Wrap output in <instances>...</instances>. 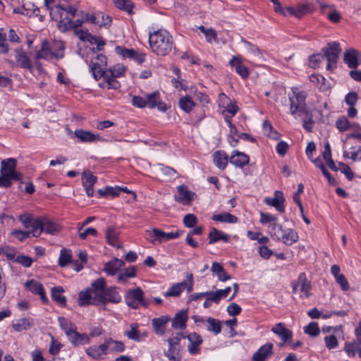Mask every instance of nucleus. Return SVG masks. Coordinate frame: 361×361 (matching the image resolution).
Listing matches in <instances>:
<instances>
[{
	"instance_id": "obj_30",
	"label": "nucleus",
	"mask_w": 361,
	"mask_h": 361,
	"mask_svg": "<svg viewBox=\"0 0 361 361\" xmlns=\"http://www.w3.org/2000/svg\"><path fill=\"white\" fill-rule=\"evenodd\" d=\"M169 320L170 318L168 316H162L152 319V324L157 335H164L165 333L166 324Z\"/></svg>"
},
{
	"instance_id": "obj_31",
	"label": "nucleus",
	"mask_w": 361,
	"mask_h": 361,
	"mask_svg": "<svg viewBox=\"0 0 361 361\" xmlns=\"http://www.w3.org/2000/svg\"><path fill=\"white\" fill-rule=\"evenodd\" d=\"M188 320L187 311H180L178 312L172 321V327L175 329H185L186 328V322Z\"/></svg>"
},
{
	"instance_id": "obj_52",
	"label": "nucleus",
	"mask_w": 361,
	"mask_h": 361,
	"mask_svg": "<svg viewBox=\"0 0 361 361\" xmlns=\"http://www.w3.org/2000/svg\"><path fill=\"white\" fill-rule=\"evenodd\" d=\"M305 334L312 337H316L319 334V328L316 322H310L307 326L304 327Z\"/></svg>"
},
{
	"instance_id": "obj_9",
	"label": "nucleus",
	"mask_w": 361,
	"mask_h": 361,
	"mask_svg": "<svg viewBox=\"0 0 361 361\" xmlns=\"http://www.w3.org/2000/svg\"><path fill=\"white\" fill-rule=\"evenodd\" d=\"M92 75L96 80L104 78L106 73V58L102 54H99L97 56L92 60L90 65Z\"/></svg>"
},
{
	"instance_id": "obj_45",
	"label": "nucleus",
	"mask_w": 361,
	"mask_h": 361,
	"mask_svg": "<svg viewBox=\"0 0 361 361\" xmlns=\"http://www.w3.org/2000/svg\"><path fill=\"white\" fill-rule=\"evenodd\" d=\"M207 322L208 323V331H212L216 335L219 334L221 332V322L219 320L209 317Z\"/></svg>"
},
{
	"instance_id": "obj_60",
	"label": "nucleus",
	"mask_w": 361,
	"mask_h": 361,
	"mask_svg": "<svg viewBox=\"0 0 361 361\" xmlns=\"http://www.w3.org/2000/svg\"><path fill=\"white\" fill-rule=\"evenodd\" d=\"M63 12V4L57 5L49 10V14L53 19H56L58 17L62 19Z\"/></svg>"
},
{
	"instance_id": "obj_16",
	"label": "nucleus",
	"mask_w": 361,
	"mask_h": 361,
	"mask_svg": "<svg viewBox=\"0 0 361 361\" xmlns=\"http://www.w3.org/2000/svg\"><path fill=\"white\" fill-rule=\"evenodd\" d=\"M97 178L90 171H85L82 173V183L85 188L87 195L89 197L94 195L93 186L96 183Z\"/></svg>"
},
{
	"instance_id": "obj_32",
	"label": "nucleus",
	"mask_w": 361,
	"mask_h": 361,
	"mask_svg": "<svg viewBox=\"0 0 361 361\" xmlns=\"http://www.w3.org/2000/svg\"><path fill=\"white\" fill-rule=\"evenodd\" d=\"M51 49L55 59L59 60L64 57L66 49L64 42L61 40H54L52 42Z\"/></svg>"
},
{
	"instance_id": "obj_43",
	"label": "nucleus",
	"mask_w": 361,
	"mask_h": 361,
	"mask_svg": "<svg viewBox=\"0 0 361 361\" xmlns=\"http://www.w3.org/2000/svg\"><path fill=\"white\" fill-rule=\"evenodd\" d=\"M58 322L60 324L61 328L65 331L67 336L68 334H69L71 332H72L76 329L75 324H73L71 322H70L65 317H59L58 318Z\"/></svg>"
},
{
	"instance_id": "obj_3",
	"label": "nucleus",
	"mask_w": 361,
	"mask_h": 361,
	"mask_svg": "<svg viewBox=\"0 0 361 361\" xmlns=\"http://www.w3.org/2000/svg\"><path fill=\"white\" fill-rule=\"evenodd\" d=\"M17 161L14 158L4 159L1 162L0 187L8 188L12 180H21L22 174L16 170Z\"/></svg>"
},
{
	"instance_id": "obj_39",
	"label": "nucleus",
	"mask_w": 361,
	"mask_h": 361,
	"mask_svg": "<svg viewBox=\"0 0 361 361\" xmlns=\"http://www.w3.org/2000/svg\"><path fill=\"white\" fill-rule=\"evenodd\" d=\"M212 219L213 221L228 224H234L238 221V218L235 216L228 212L214 214Z\"/></svg>"
},
{
	"instance_id": "obj_2",
	"label": "nucleus",
	"mask_w": 361,
	"mask_h": 361,
	"mask_svg": "<svg viewBox=\"0 0 361 361\" xmlns=\"http://www.w3.org/2000/svg\"><path fill=\"white\" fill-rule=\"evenodd\" d=\"M152 51L158 56L168 55L173 48L172 36L166 30H158L149 36Z\"/></svg>"
},
{
	"instance_id": "obj_20",
	"label": "nucleus",
	"mask_w": 361,
	"mask_h": 361,
	"mask_svg": "<svg viewBox=\"0 0 361 361\" xmlns=\"http://www.w3.org/2000/svg\"><path fill=\"white\" fill-rule=\"evenodd\" d=\"M86 353L94 360H104L106 355V349L104 343L99 345H91L85 350Z\"/></svg>"
},
{
	"instance_id": "obj_21",
	"label": "nucleus",
	"mask_w": 361,
	"mask_h": 361,
	"mask_svg": "<svg viewBox=\"0 0 361 361\" xmlns=\"http://www.w3.org/2000/svg\"><path fill=\"white\" fill-rule=\"evenodd\" d=\"M146 101L147 102V106L149 108L157 106L161 111H166L168 109L166 104L160 101L159 92L158 91L147 94L146 96Z\"/></svg>"
},
{
	"instance_id": "obj_59",
	"label": "nucleus",
	"mask_w": 361,
	"mask_h": 361,
	"mask_svg": "<svg viewBox=\"0 0 361 361\" xmlns=\"http://www.w3.org/2000/svg\"><path fill=\"white\" fill-rule=\"evenodd\" d=\"M310 80L311 82L317 83V87L320 90L323 91L326 90V87L324 85L325 79L323 76L312 74L310 76Z\"/></svg>"
},
{
	"instance_id": "obj_57",
	"label": "nucleus",
	"mask_w": 361,
	"mask_h": 361,
	"mask_svg": "<svg viewBox=\"0 0 361 361\" xmlns=\"http://www.w3.org/2000/svg\"><path fill=\"white\" fill-rule=\"evenodd\" d=\"M324 343L326 347L329 350H331L338 346V342L336 337L334 335L326 336L324 338Z\"/></svg>"
},
{
	"instance_id": "obj_37",
	"label": "nucleus",
	"mask_w": 361,
	"mask_h": 361,
	"mask_svg": "<svg viewBox=\"0 0 361 361\" xmlns=\"http://www.w3.org/2000/svg\"><path fill=\"white\" fill-rule=\"evenodd\" d=\"M314 11V6L305 1L304 4H298L295 7V16L301 18L305 14L312 13Z\"/></svg>"
},
{
	"instance_id": "obj_56",
	"label": "nucleus",
	"mask_w": 361,
	"mask_h": 361,
	"mask_svg": "<svg viewBox=\"0 0 361 361\" xmlns=\"http://www.w3.org/2000/svg\"><path fill=\"white\" fill-rule=\"evenodd\" d=\"M324 59V56L322 54H312L309 58L310 66L316 68Z\"/></svg>"
},
{
	"instance_id": "obj_58",
	"label": "nucleus",
	"mask_w": 361,
	"mask_h": 361,
	"mask_svg": "<svg viewBox=\"0 0 361 361\" xmlns=\"http://www.w3.org/2000/svg\"><path fill=\"white\" fill-rule=\"evenodd\" d=\"M197 223V217L192 214H188L183 218V224L188 228H192Z\"/></svg>"
},
{
	"instance_id": "obj_61",
	"label": "nucleus",
	"mask_w": 361,
	"mask_h": 361,
	"mask_svg": "<svg viewBox=\"0 0 361 361\" xmlns=\"http://www.w3.org/2000/svg\"><path fill=\"white\" fill-rule=\"evenodd\" d=\"M116 51L124 58L133 59V57H135L136 55V52L133 49H128L121 47H116Z\"/></svg>"
},
{
	"instance_id": "obj_35",
	"label": "nucleus",
	"mask_w": 361,
	"mask_h": 361,
	"mask_svg": "<svg viewBox=\"0 0 361 361\" xmlns=\"http://www.w3.org/2000/svg\"><path fill=\"white\" fill-rule=\"evenodd\" d=\"M209 243L213 244L220 240L228 242L229 240V235L221 231L212 228L209 233Z\"/></svg>"
},
{
	"instance_id": "obj_11",
	"label": "nucleus",
	"mask_w": 361,
	"mask_h": 361,
	"mask_svg": "<svg viewBox=\"0 0 361 361\" xmlns=\"http://www.w3.org/2000/svg\"><path fill=\"white\" fill-rule=\"evenodd\" d=\"M188 281H183L178 283L172 286V287L165 293L166 297L169 296H178L182 291L187 288L188 293L192 291L193 286V276L192 274H188L187 275Z\"/></svg>"
},
{
	"instance_id": "obj_26",
	"label": "nucleus",
	"mask_w": 361,
	"mask_h": 361,
	"mask_svg": "<svg viewBox=\"0 0 361 361\" xmlns=\"http://www.w3.org/2000/svg\"><path fill=\"white\" fill-rule=\"evenodd\" d=\"M231 66L234 67L236 73L239 74L243 78H247L249 75V71L242 63L241 59L239 56H233L229 61Z\"/></svg>"
},
{
	"instance_id": "obj_23",
	"label": "nucleus",
	"mask_w": 361,
	"mask_h": 361,
	"mask_svg": "<svg viewBox=\"0 0 361 361\" xmlns=\"http://www.w3.org/2000/svg\"><path fill=\"white\" fill-rule=\"evenodd\" d=\"M249 161V157L246 154L238 150H234L229 158L231 164L240 168L248 164Z\"/></svg>"
},
{
	"instance_id": "obj_54",
	"label": "nucleus",
	"mask_w": 361,
	"mask_h": 361,
	"mask_svg": "<svg viewBox=\"0 0 361 361\" xmlns=\"http://www.w3.org/2000/svg\"><path fill=\"white\" fill-rule=\"evenodd\" d=\"M326 18L332 23H337L341 19V13L335 9L334 6L331 7L326 13Z\"/></svg>"
},
{
	"instance_id": "obj_25",
	"label": "nucleus",
	"mask_w": 361,
	"mask_h": 361,
	"mask_svg": "<svg viewBox=\"0 0 361 361\" xmlns=\"http://www.w3.org/2000/svg\"><path fill=\"white\" fill-rule=\"evenodd\" d=\"M190 344L188 345V351L190 354L195 355L199 353V346L202 343V339L201 336L195 333H190L187 336Z\"/></svg>"
},
{
	"instance_id": "obj_38",
	"label": "nucleus",
	"mask_w": 361,
	"mask_h": 361,
	"mask_svg": "<svg viewBox=\"0 0 361 361\" xmlns=\"http://www.w3.org/2000/svg\"><path fill=\"white\" fill-rule=\"evenodd\" d=\"M211 271L216 274L219 281H225L231 279V276L225 271L222 265L218 262L212 264Z\"/></svg>"
},
{
	"instance_id": "obj_10",
	"label": "nucleus",
	"mask_w": 361,
	"mask_h": 361,
	"mask_svg": "<svg viewBox=\"0 0 361 361\" xmlns=\"http://www.w3.org/2000/svg\"><path fill=\"white\" fill-rule=\"evenodd\" d=\"M143 295L144 293L140 288L128 290L125 298L126 304L133 309H137L140 305L147 307V304L144 301Z\"/></svg>"
},
{
	"instance_id": "obj_29",
	"label": "nucleus",
	"mask_w": 361,
	"mask_h": 361,
	"mask_svg": "<svg viewBox=\"0 0 361 361\" xmlns=\"http://www.w3.org/2000/svg\"><path fill=\"white\" fill-rule=\"evenodd\" d=\"M124 264L125 263L122 259L114 258L105 264L104 271L107 274L114 276Z\"/></svg>"
},
{
	"instance_id": "obj_49",
	"label": "nucleus",
	"mask_w": 361,
	"mask_h": 361,
	"mask_svg": "<svg viewBox=\"0 0 361 361\" xmlns=\"http://www.w3.org/2000/svg\"><path fill=\"white\" fill-rule=\"evenodd\" d=\"M302 116H303V128L308 132H311L313 127V115L310 111L307 112L306 114H303Z\"/></svg>"
},
{
	"instance_id": "obj_5",
	"label": "nucleus",
	"mask_w": 361,
	"mask_h": 361,
	"mask_svg": "<svg viewBox=\"0 0 361 361\" xmlns=\"http://www.w3.org/2000/svg\"><path fill=\"white\" fill-rule=\"evenodd\" d=\"M270 228L271 235L286 245H291L298 240V233L292 228H285L278 223L272 224Z\"/></svg>"
},
{
	"instance_id": "obj_40",
	"label": "nucleus",
	"mask_w": 361,
	"mask_h": 361,
	"mask_svg": "<svg viewBox=\"0 0 361 361\" xmlns=\"http://www.w3.org/2000/svg\"><path fill=\"white\" fill-rule=\"evenodd\" d=\"M124 335L128 338L135 341H140L142 338V336L138 330V324H131L130 325V329L126 331Z\"/></svg>"
},
{
	"instance_id": "obj_22",
	"label": "nucleus",
	"mask_w": 361,
	"mask_h": 361,
	"mask_svg": "<svg viewBox=\"0 0 361 361\" xmlns=\"http://www.w3.org/2000/svg\"><path fill=\"white\" fill-rule=\"evenodd\" d=\"M68 338L74 346L85 345L90 342V336L86 334H79L76 329L68 334Z\"/></svg>"
},
{
	"instance_id": "obj_50",
	"label": "nucleus",
	"mask_w": 361,
	"mask_h": 361,
	"mask_svg": "<svg viewBox=\"0 0 361 361\" xmlns=\"http://www.w3.org/2000/svg\"><path fill=\"white\" fill-rule=\"evenodd\" d=\"M106 238L110 245L113 246L116 245L118 241V233L114 228L109 227L107 228L106 231Z\"/></svg>"
},
{
	"instance_id": "obj_1",
	"label": "nucleus",
	"mask_w": 361,
	"mask_h": 361,
	"mask_svg": "<svg viewBox=\"0 0 361 361\" xmlns=\"http://www.w3.org/2000/svg\"><path fill=\"white\" fill-rule=\"evenodd\" d=\"M106 280L99 278L91 284V286L79 294L78 304L80 306L88 305H106L108 302L118 303L121 297L116 288H105Z\"/></svg>"
},
{
	"instance_id": "obj_12",
	"label": "nucleus",
	"mask_w": 361,
	"mask_h": 361,
	"mask_svg": "<svg viewBox=\"0 0 361 361\" xmlns=\"http://www.w3.org/2000/svg\"><path fill=\"white\" fill-rule=\"evenodd\" d=\"M16 62L9 61L11 63L16 64V66L22 68L28 69L30 71H32L33 66L32 61L27 54L20 47L14 51Z\"/></svg>"
},
{
	"instance_id": "obj_36",
	"label": "nucleus",
	"mask_w": 361,
	"mask_h": 361,
	"mask_svg": "<svg viewBox=\"0 0 361 361\" xmlns=\"http://www.w3.org/2000/svg\"><path fill=\"white\" fill-rule=\"evenodd\" d=\"M215 165L220 169L224 170L228 164V157L224 151H217L213 155Z\"/></svg>"
},
{
	"instance_id": "obj_17",
	"label": "nucleus",
	"mask_w": 361,
	"mask_h": 361,
	"mask_svg": "<svg viewBox=\"0 0 361 361\" xmlns=\"http://www.w3.org/2000/svg\"><path fill=\"white\" fill-rule=\"evenodd\" d=\"M285 198L281 191L276 190L274 197H266L264 202L270 206L274 207L277 211L283 213L285 210L284 202Z\"/></svg>"
},
{
	"instance_id": "obj_24",
	"label": "nucleus",
	"mask_w": 361,
	"mask_h": 361,
	"mask_svg": "<svg viewBox=\"0 0 361 361\" xmlns=\"http://www.w3.org/2000/svg\"><path fill=\"white\" fill-rule=\"evenodd\" d=\"M106 352L122 353L125 350L126 346L122 341L114 340L111 337H106L104 340Z\"/></svg>"
},
{
	"instance_id": "obj_62",
	"label": "nucleus",
	"mask_w": 361,
	"mask_h": 361,
	"mask_svg": "<svg viewBox=\"0 0 361 361\" xmlns=\"http://www.w3.org/2000/svg\"><path fill=\"white\" fill-rule=\"evenodd\" d=\"M83 226H80L78 227V235H79V237L84 240L87 238V235H96L97 232L96 231V229L93 228H88L87 229H85V231H82V228Z\"/></svg>"
},
{
	"instance_id": "obj_44",
	"label": "nucleus",
	"mask_w": 361,
	"mask_h": 361,
	"mask_svg": "<svg viewBox=\"0 0 361 361\" xmlns=\"http://www.w3.org/2000/svg\"><path fill=\"white\" fill-rule=\"evenodd\" d=\"M179 106L182 110L188 113L195 106V102L189 97H183L179 99Z\"/></svg>"
},
{
	"instance_id": "obj_15",
	"label": "nucleus",
	"mask_w": 361,
	"mask_h": 361,
	"mask_svg": "<svg viewBox=\"0 0 361 361\" xmlns=\"http://www.w3.org/2000/svg\"><path fill=\"white\" fill-rule=\"evenodd\" d=\"M178 195L176 200L183 204H190L196 197L195 192L190 191L187 186L181 185L178 187Z\"/></svg>"
},
{
	"instance_id": "obj_42",
	"label": "nucleus",
	"mask_w": 361,
	"mask_h": 361,
	"mask_svg": "<svg viewBox=\"0 0 361 361\" xmlns=\"http://www.w3.org/2000/svg\"><path fill=\"white\" fill-rule=\"evenodd\" d=\"M28 229L27 232L30 235L32 234L34 237H38L42 233V223L41 219H36L30 222V225L26 227Z\"/></svg>"
},
{
	"instance_id": "obj_64",
	"label": "nucleus",
	"mask_w": 361,
	"mask_h": 361,
	"mask_svg": "<svg viewBox=\"0 0 361 361\" xmlns=\"http://www.w3.org/2000/svg\"><path fill=\"white\" fill-rule=\"evenodd\" d=\"M59 29L62 32H66L68 29L71 28V19L65 18L61 19L57 25Z\"/></svg>"
},
{
	"instance_id": "obj_41",
	"label": "nucleus",
	"mask_w": 361,
	"mask_h": 361,
	"mask_svg": "<svg viewBox=\"0 0 361 361\" xmlns=\"http://www.w3.org/2000/svg\"><path fill=\"white\" fill-rule=\"evenodd\" d=\"M63 288L61 286L54 287L51 290V297L59 305L65 306L66 303V298L62 295Z\"/></svg>"
},
{
	"instance_id": "obj_34",
	"label": "nucleus",
	"mask_w": 361,
	"mask_h": 361,
	"mask_svg": "<svg viewBox=\"0 0 361 361\" xmlns=\"http://www.w3.org/2000/svg\"><path fill=\"white\" fill-rule=\"evenodd\" d=\"M42 233L44 231L49 234H55L60 231L61 227L45 218L41 219Z\"/></svg>"
},
{
	"instance_id": "obj_18",
	"label": "nucleus",
	"mask_w": 361,
	"mask_h": 361,
	"mask_svg": "<svg viewBox=\"0 0 361 361\" xmlns=\"http://www.w3.org/2000/svg\"><path fill=\"white\" fill-rule=\"evenodd\" d=\"M74 135L80 142H96L103 140L99 134H94L90 131L84 130L82 129L75 130Z\"/></svg>"
},
{
	"instance_id": "obj_7",
	"label": "nucleus",
	"mask_w": 361,
	"mask_h": 361,
	"mask_svg": "<svg viewBox=\"0 0 361 361\" xmlns=\"http://www.w3.org/2000/svg\"><path fill=\"white\" fill-rule=\"evenodd\" d=\"M341 51L340 44L338 42L329 43L322 49L323 56L328 61L326 69L332 71L336 67L338 56Z\"/></svg>"
},
{
	"instance_id": "obj_6",
	"label": "nucleus",
	"mask_w": 361,
	"mask_h": 361,
	"mask_svg": "<svg viewBox=\"0 0 361 361\" xmlns=\"http://www.w3.org/2000/svg\"><path fill=\"white\" fill-rule=\"evenodd\" d=\"M125 71L126 67L124 66L116 64L114 67L108 69L103 80L99 82L98 85L101 88H106L108 90L119 89L121 84L116 78L123 75Z\"/></svg>"
},
{
	"instance_id": "obj_19",
	"label": "nucleus",
	"mask_w": 361,
	"mask_h": 361,
	"mask_svg": "<svg viewBox=\"0 0 361 361\" xmlns=\"http://www.w3.org/2000/svg\"><path fill=\"white\" fill-rule=\"evenodd\" d=\"M274 345L271 343H267L261 346L259 349L253 354L252 361H265L273 354Z\"/></svg>"
},
{
	"instance_id": "obj_55",
	"label": "nucleus",
	"mask_w": 361,
	"mask_h": 361,
	"mask_svg": "<svg viewBox=\"0 0 361 361\" xmlns=\"http://www.w3.org/2000/svg\"><path fill=\"white\" fill-rule=\"evenodd\" d=\"M336 126L340 131H346L350 128V121L345 116H341L336 121Z\"/></svg>"
},
{
	"instance_id": "obj_48",
	"label": "nucleus",
	"mask_w": 361,
	"mask_h": 361,
	"mask_svg": "<svg viewBox=\"0 0 361 361\" xmlns=\"http://www.w3.org/2000/svg\"><path fill=\"white\" fill-rule=\"evenodd\" d=\"M116 8L124 10L129 14L132 13L133 4L130 0H113Z\"/></svg>"
},
{
	"instance_id": "obj_51",
	"label": "nucleus",
	"mask_w": 361,
	"mask_h": 361,
	"mask_svg": "<svg viewBox=\"0 0 361 361\" xmlns=\"http://www.w3.org/2000/svg\"><path fill=\"white\" fill-rule=\"evenodd\" d=\"M71 255L69 250L66 248H63L61 250L60 256L59 259V264L61 267L66 266L71 262Z\"/></svg>"
},
{
	"instance_id": "obj_8",
	"label": "nucleus",
	"mask_w": 361,
	"mask_h": 361,
	"mask_svg": "<svg viewBox=\"0 0 361 361\" xmlns=\"http://www.w3.org/2000/svg\"><path fill=\"white\" fill-rule=\"evenodd\" d=\"M185 338L183 334H178L167 340L169 349L165 352V355L170 361H181L180 342L181 338Z\"/></svg>"
},
{
	"instance_id": "obj_47",
	"label": "nucleus",
	"mask_w": 361,
	"mask_h": 361,
	"mask_svg": "<svg viewBox=\"0 0 361 361\" xmlns=\"http://www.w3.org/2000/svg\"><path fill=\"white\" fill-rule=\"evenodd\" d=\"M198 29L205 35L206 40L208 42L212 43V41H216L217 35L214 29H207L203 25L198 27Z\"/></svg>"
},
{
	"instance_id": "obj_13",
	"label": "nucleus",
	"mask_w": 361,
	"mask_h": 361,
	"mask_svg": "<svg viewBox=\"0 0 361 361\" xmlns=\"http://www.w3.org/2000/svg\"><path fill=\"white\" fill-rule=\"evenodd\" d=\"M35 61L37 66V69L41 70L42 66L38 62L39 59H44L47 61H51L53 59H54L53 52L51 51V47L49 45V43L47 40L44 39L42 41L41 44V48L39 50H38L36 52L35 54Z\"/></svg>"
},
{
	"instance_id": "obj_14",
	"label": "nucleus",
	"mask_w": 361,
	"mask_h": 361,
	"mask_svg": "<svg viewBox=\"0 0 361 361\" xmlns=\"http://www.w3.org/2000/svg\"><path fill=\"white\" fill-rule=\"evenodd\" d=\"M298 287H300V290L303 293L304 296L308 298L311 295V283L307 279L306 275L305 273H301L297 281L292 283V288L293 292L295 293Z\"/></svg>"
},
{
	"instance_id": "obj_4",
	"label": "nucleus",
	"mask_w": 361,
	"mask_h": 361,
	"mask_svg": "<svg viewBox=\"0 0 361 361\" xmlns=\"http://www.w3.org/2000/svg\"><path fill=\"white\" fill-rule=\"evenodd\" d=\"M292 94H289L290 111L295 118L301 117L303 114L310 111L307 106V93L300 91L297 87L291 89Z\"/></svg>"
},
{
	"instance_id": "obj_28",
	"label": "nucleus",
	"mask_w": 361,
	"mask_h": 361,
	"mask_svg": "<svg viewBox=\"0 0 361 361\" xmlns=\"http://www.w3.org/2000/svg\"><path fill=\"white\" fill-rule=\"evenodd\" d=\"M271 331L279 336L283 342H287L293 336L292 331L286 328L283 323L276 324L274 326L272 327Z\"/></svg>"
},
{
	"instance_id": "obj_46",
	"label": "nucleus",
	"mask_w": 361,
	"mask_h": 361,
	"mask_svg": "<svg viewBox=\"0 0 361 361\" xmlns=\"http://www.w3.org/2000/svg\"><path fill=\"white\" fill-rule=\"evenodd\" d=\"M31 326V324L28 319L22 318L17 320L15 323L13 324V328L16 331H21L23 330H27L30 329Z\"/></svg>"
},
{
	"instance_id": "obj_53",
	"label": "nucleus",
	"mask_w": 361,
	"mask_h": 361,
	"mask_svg": "<svg viewBox=\"0 0 361 361\" xmlns=\"http://www.w3.org/2000/svg\"><path fill=\"white\" fill-rule=\"evenodd\" d=\"M25 286L32 293L39 294L42 292L43 286L42 283L35 280H30L25 283Z\"/></svg>"
},
{
	"instance_id": "obj_63",
	"label": "nucleus",
	"mask_w": 361,
	"mask_h": 361,
	"mask_svg": "<svg viewBox=\"0 0 361 361\" xmlns=\"http://www.w3.org/2000/svg\"><path fill=\"white\" fill-rule=\"evenodd\" d=\"M6 35L0 30V54H6L8 51V45L6 43Z\"/></svg>"
},
{
	"instance_id": "obj_33",
	"label": "nucleus",
	"mask_w": 361,
	"mask_h": 361,
	"mask_svg": "<svg viewBox=\"0 0 361 361\" xmlns=\"http://www.w3.org/2000/svg\"><path fill=\"white\" fill-rule=\"evenodd\" d=\"M344 350L349 357H354L357 353L358 356L361 357V343L358 342L357 339L345 343Z\"/></svg>"
},
{
	"instance_id": "obj_27",
	"label": "nucleus",
	"mask_w": 361,
	"mask_h": 361,
	"mask_svg": "<svg viewBox=\"0 0 361 361\" xmlns=\"http://www.w3.org/2000/svg\"><path fill=\"white\" fill-rule=\"evenodd\" d=\"M360 54L355 49H351L347 50L344 54V61L350 68H355L358 65V59Z\"/></svg>"
}]
</instances>
